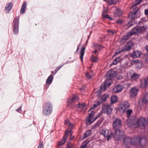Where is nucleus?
<instances>
[{
    "label": "nucleus",
    "mask_w": 148,
    "mask_h": 148,
    "mask_svg": "<svg viewBox=\"0 0 148 148\" xmlns=\"http://www.w3.org/2000/svg\"><path fill=\"white\" fill-rule=\"evenodd\" d=\"M128 73L127 74L126 76L125 79L126 80H129V77L128 75Z\"/></svg>",
    "instance_id": "obj_55"
},
{
    "label": "nucleus",
    "mask_w": 148,
    "mask_h": 148,
    "mask_svg": "<svg viewBox=\"0 0 148 148\" xmlns=\"http://www.w3.org/2000/svg\"><path fill=\"white\" fill-rule=\"evenodd\" d=\"M80 90L82 92H84L85 90V88H80Z\"/></svg>",
    "instance_id": "obj_54"
},
{
    "label": "nucleus",
    "mask_w": 148,
    "mask_h": 148,
    "mask_svg": "<svg viewBox=\"0 0 148 148\" xmlns=\"http://www.w3.org/2000/svg\"><path fill=\"white\" fill-rule=\"evenodd\" d=\"M145 14L146 15H148V9H146L144 11Z\"/></svg>",
    "instance_id": "obj_52"
},
{
    "label": "nucleus",
    "mask_w": 148,
    "mask_h": 148,
    "mask_svg": "<svg viewBox=\"0 0 148 148\" xmlns=\"http://www.w3.org/2000/svg\"><path fill=\"white\" fill-rule=\"evenodd\" d=\"M101 133L105 138H107V140H109L111 137V133H110L109 130L107 129H103L101 131Z\"/></svg>",
    "instance_id": "obj_12"
},
{
    "label": "nucleus",
    "mask_w": 148,
    "mask_h": 148,
    "mask_svg": "<svg viewBox=\"0 0 148 148\" xmlns=\"http://www.w3.org/2000/svg\"><path fill=\"white\" fill-rule=\"evenodd\" d=\"M107 32L108 33L111 34L112 35H113L115 33L114 31H112L109 30H108Z\"/></svg>",
    "instance_id": "obj_51"
},
{
    "label": "nucleus",
    "mask_w": 148,
    "mask_h": 148,
    "mask_svg": "<svg viewBox=\"0 0 148 148\" xmlns=\"http://www.w3.org/2000/svg\"><path fill=\"white\" fill-rule=\"evenodd\" d=\"M146 38L147 40L148 41V32L146 34Z\"/></svg>",
    "instance_id": "obj_60"
},
{
    "label": "nucleus",
    "mask_w": 148,
    "mask_h": 148,
    "mask_svg": "<svg viewBox=\"0 0 148 148\" xmlns=\"http://www.w3.org/2000/svg\"><path fill=\"white\" fill-rule=\"evenodd\" d=\"M111 103L113 104L117 101V97L116 95L112 96L111 98Z\"/></svg>",
    "instance_id": "obj_31"
},
{
    "label": "nucleus",
    "mask_w": 148,
    "mask_h": 148,
    "mask_svg": "<svg viewBox=\"0 0 148 148\" xmlns=\"http://www.w3.org/2000/svg\"><path fill=\"white\" fill-rule=\"evenodd\" d=\"M145 49H146L147 51L148 52V45L146 47Z\"/></svg>",
    "instance_id": "obj_59"
},
{
    "label": "nucleus",
    "mask_w": 148,
    "mask_h": 148,
    "mask_svg": "<svg viewBox=\"0 0 148 148\" xmlns=\"http://www.w3.org/2000/svg\"><path fill=\"white\" fill-rule=\"evenodd\" d=\"M140 76V75L136 73H134L131 77V79L132 80H136L138 79Z\"/></svg>",
    "instance_id": "obj_25"
},
{
    "label": "nucleus",
    "mask_w": 148,
    "mask_h": 148,
    "mask_svg": "<svg viewBox=\"0 0 148 148\" xmlns=\"http://www.w3.org/2000/svg\"><path fill=\"white\" fill-rule=\"evenodd\" d=\"M104 1L107 2L108 5H111L116 3V0H103Z\"/></svg>",
    "instance_id": "obj_29"
},
{
    "label": "nucleus",
    "mask_w": 148,
    "mask_h": 148,
    "mask_svg": "<svg viewBox=\"0 0 148 148\" xmlns=\"http://www.w3.org/2000/svg\"><path fill=\"white\" fill-rule=\"evenodd\" d=\"M53 79V76L51 75L47 78L46 81L47 84H50L52 83Z\"/></svg>",
    "instance_id": "obj_27"
},
{
    "label": "nucleus",
    "mask_w": 148,
    "mask_h": 148,
    "mask_svg": "<svg viewBox=\"0 0 148 148\" xmlns=\"http://www.w3.org/2000/svg\"><path fill=\"white\" fill-rule=\"evenodd\" d=\"M107 87L103 83L100 87V91L101 92L105 90L106 89V88Z\"/></svg>",
    "instance_id": "obj_39"
},
{
    "label": "nucleus",
    "mask_w": 148,
    "mask_h": 148,
    "mask_svg": "<svg viewBox=\"0 0 148 148\" xmlns=\"http://www.w3.org/2000/svg\"><path fill=\"white\" fill-rule=\"evenodd\" d=\"M79 47H77V51L78 50V49H79Z\"/></svg>",
    "instance_id": "obj_64"
},
{
    "label": "nucleus",
    "mask_w": 148,
    "mask_h": 148,
    "mask_svg": "<svg viewBox=\"0 0 148 148\" xmlns=\"http://www.w3.org/2000/svg\"><path fill=\"white\" fill-rule=\"evenodd\" d=\"M134 64H135V67L136 68L138 69H140L141 68V66H137V65L138 64H140L139 61L138 60H132L130 62V66Z\"/></svg>",
    "instance_id": "obj_20"
},
{
    "label": "nucleus",
    "mask_w": 148,
    "mask_h": 148,
    "mask_svg": "<svg viewBox=\"0 0 148 148\" xmlns=\"http://www.w3.org/2000/svg\"><path fill=\"white\" fill-rule=\"evenodd\" d=\"M52 110L51 103L49 102L45 103L42 106V114L45 116H48L51 114Z\"/></svg>",
    "instance_id": "obj_5"
},
{
    "label": "nucleus",
    "mask_w": 148,
    "mask_h": 148,
    "mask_svg": "<svg viewBox=\"0 0 148 148\" xmlns=\"http://www.w3.org/2000/svg\"><path fill=\"white\" fill-rule=\"evenodd\" d=\"M12 6V3H8L5 7L6 12L9 13L11 10Z\"/></svg>",
    "instance_id": "obj_22"
},
{
    "label": "nucleus",
    "mask_w": 148,
    "mask_h": 148,
    "mask_svg": "<svg viewBox=\"0 0 148 148\" xmlns=\"http://www.w3.org/2000/svg\"><path fill=\"white\" fill-rule=\"evenodd\" d=\"M129 41H128L127 42V45L125 48V50L127 51H128L130 50V45H129Z\"/></svg>",
    "instance_id": "obj_50"
},
{
    "label": "nucleus",
    "mask_w": 148,
    "mask_h": 148,
    "mask_svg": "<svg viewBox=\"0 0 148 148\" xmlns=\"http://www.w3.org/2000/svg\"><path fill=\"white\" fill-rule=\"evenodd\" d=\"M146 29V27L144 26L135 27L132 29L131 32H130V36L135 34H140L142 31H145Z\"/></svg>",
    "instance_id": "obj_6"
},
{
    "label": "nucleus",
    "mask_w": 148,
    "mask_h": 148,
    "mask_svg": "<svg viewBox=\"0 0 148 148\" xmlns=\"http://www.w3.org/2000/svg\"><path fill=\"white\" fill-rule=\"evenodd\" d=\"M19 18L16 17L14 19L13 22L12 26L14 33V34H17L18 31Z\"/></svg>",
    "instance_id": "obj_9"
},
{
    "label": "nucleus",
    "mask_w": 148,
    "mask_h": 148,
    "mask_svg": "<svg viewBox=\"0 0 148 148\" xmlns=\"http://www.w3.org/2000/svg\"><path fill=\"white\" fill-rule=\"evenodd\" d=\"M140 84L142 88H146L148 85V77L142 79L140 81Z\"/></svg>",
    "instance_id": "obj_13"
},
{
    "label": "nucleus",
    "mask_w": 148,
    "mask_h": 148,
    "mask_svg": "<svg viewBox=\"0 0 148 148\" xmlns=\"http://www.w3.org/2000/svg\"><path fill=\"white\" fill-rule=\"evenodd\" d=\"M147 142V139L145 136H137L133 138H130V144L132 145H136L138 144L143 146L146 144Z\"/></svg>",
    "instance_id": "obj_3"
},
{
    "label": "nucleus",
    "mask_w": 148,
    "mask_h": 148,
    "mask_svg": "<svg viewBox=\"0 0 148 148\" xmlns=\"http://www.w3.org/2000/svg\"><path fill=\"white\" fill-rule=\"evenodd\" d=\"M63 66V65H60L57 67V68L55 70V74L57 71L60 69Z\"/></svg>",
    "instance_id": "obj_47"
},
{
    "label": "nucleus",
    "mask_w": 148,
    "mask_h": 148,
    "mask_svg": "<svg viewBox=\"0 0 148 148\" xmlns=\"http://www.w3.org/2000/svg\"><path fill=\"white\" fill-rule=\"evenodd\" d=\"M90 60L92 61L95 62L97 61V59L93 55H92L90 58Z\"/></svg>",
    "instance_id": "obj_43"
},
{
    "label": "nucleus",
    "mask_w": 148,
    "mask_h": 148,
    "mask_svg": "<svg viewBox=\"0 0 148 148\" xmlns=\"http://www.w3.org/2000/svg\"><path fill=\"white\" fill-rule=\"evenodd\" d=\"M94 114L95 112L93 111H91V112L89 114L88 117L86 119L87 125H90L97 118V116L93 117Z\"/></svg>",
    "instance_id": "obj_8"
},
{
    "label": "nucleus",
    "mask_w": 148,
    "mask_h": 148,
    "mask_svg": "<svg viewBox=\"0 0 148 148\" xmlns=\"http://www.w3.org/2000/svg\"><path fill=\"white\" fill-rule=\"evenodd\" d=\"M130 138L129 137L125 138L123 140V143L126 148H130Z\"/></svg>",
    "instance_id": "obj_18"
},
{
    "label": "nucleus",
    "mask_w": 148,
    "mask_h": 148,
    "mask_svg": "<svg viewBox=\"0 0 148 148\" xmlns=\"http://www.w3.org/2000/svg\"><path fill=\"white\" fill-rule=\"evenodd\" d=\"M147 122L145 119L142 117L138 118L136 122V124L138 127H141L143 128L145 127Z\"/></svg>",
    "instance_id": "obj_7"
},
{
    "label": "nucleus",
    "mask_w": 148,
    "mask_h": 148,
    "mask_svg": "<svg viewBox=\"0 0 148 148\" xmlns=\"http://www.w3.org/2000/svg\"><path fill=\"white\" fill-rule=\"evenodd\" d=\"M138 90L135 87H134L132 88L131 90V92H130V98H134L135 99L134 97L137 95Z\"/></svg>",
    "instance_id": "obj_14"
},
{
    "label": "nucleus",
    "mask_w": 148,
    "mask_h": 148,
    "mask_svg": "<svg viewBox=\"0 0 148 148\" xmlns=\"http://www.w3.org/2000/svg\"><path fill=\"white\" fill-rule=\"evenodd\" d=\"M130 103L128 101H125L122 102L119 105V110L122 113L126 112L128 119L127 120V125H129L130 117Z\"/></svg>",
    "instance_id": "obj_2"
},
{
    "label": "nucleus",
    "mask_w": 148,
    "mask_h": 148,
    "mask_svg": "<svg viewBox=\"0 0 148 148\" xmlns=\"http://www.w3.org/2000/svg\"><path fill=\"white\" fill-rule=\"evenodd\" d=\"M27 4L26 2H24L22 5L20 11V14H23L25 12V9L26 8Z\"/></svg>",
    "instance_id": "obj_26"
},
{
    "label": "nucleus",
    "mask_w": 148,
    "mask_h": 148,
    "mask_svg": "<svg viewBox=\"0 0 148 148\" xmlns=\"http://www.w3.org/2000/svg\"><path fill=\"white\" fill-rule=\"evenodd\" d=\"M142 102L145 104L148 103V92L143 95V97L140 99Z\"/></svg>",
    "instance_id": "obj_17"
},
{
    "label": "nucleus",
    "mask_w": 148,
    "mask_h": 148,
    "mask_svg": "<svg viewBox=\"0 0 148 148\" xmlns=\"http://www.w3.org/2000/svg\"><path fill=\"white\" fill-rule=\"evenodd\" d=\"M21 107H22V106H21L20 107H19L18 109H16V111L19 112H22L21 110Z\"/></svg>",
    "instance_id": "obj_53"
},
{
    "label": "nucleus",
    "mask_w": 148,
    "mask_h": 148,
    "mask_svg": "<svg viewBox=\"0 0 148 148\" xmlns=\"http://www.w3.org/2000/svg\"><path fill=\"white\" fill-rule=\"evenodd\" d=\"M123 88L122 86L120 85H117L115 86L113 89V92L114 93H118L122 91Z\"/></svg>",
    "instance_id": "obj_15"
},
{
    "label": "nucleus",
    "mask_w": 148,
    "mask_h": 148,
    "mask_svg": "<svg viewBox=\"0 0 148 148\" xmlns=\"http://www.w3.org/2000/svg\"><path fill=\"white\" fill-rule=\"evenodd\" d=\"M132 112V109H130V114Z\"/></svg>",
    "instance_id": "obj_62"
},
{
    "label": "nucleus",
    "mask_w": 148,
    "mask_h": 148,
    "mask_svg": "<svg viewBox=\"0 0 148 148\" xmlns=\"http://www.w3.org/2000/svg\"><path fill=\"white\" fill-rule=\"evenodd\" d=\"M141 54L142 53L140 51L136 50L130 54V56L133 58H136L140 57Z\"/></svg>",
    "instance_id": "obj_16"
},
{
    "label": "nucleus",
    "mask_w": 148,
    "mask_h": 148,
    "mask_svg": "<svg viewBox=\"0 0 148 148\" xmlns=\"http://www.w3.org/2000/svg\"><path fill=\"white\" fill-rule=\"evenodd\" d=\"M142 0H136L135 2L132 4V5L133 6H136L139 4L141 2Z\"/></svg>",
    "instance_id": "obj_37"
},
{
    "label": "nucleus",
    "mask_w": 148,
    "mask_h": 148,
    "mask_svg": "<svg viewBox=\"0 0 148 148\" xmlns=\"http://www.w3.org/2000/svg\"><path fill=\"white\" fill-rule=\"evenodd\" d=\"M123 50V49L120 48H119L116 50L115 53V55H116L118 54H119L122 52Z\"/></svg>",
    "instance_id": "obj_42"
},
{
    "label": "nucleus",
    "mask_w": 148,
    "mask_h": 148,
    "mask_svg": "<svg viewBox=\"0 0 148 148\" xmlns=\"http://www.w3.org/2000/svg\"><path fill=\"white\" fill-rule=\"evenodd\" d=\"M123 11L119 9H116V10L114 13L113 15L114 17H119L122 15Z\"/></svg>",
    "instance_id": "obj_19"
},
{
    "label": "nucleus",
    "mask_w": 148,
    "mask_h": 148,
    "mask_svg": "<svg viewBox=\"0 0 148 148\" xmlns=\"http://www.w3.org/2000/svg\"><path fill=\"white\" fill-rule=\"evenodd\" d=\"M130 46H132L133 45L132 43L131 42H130ZM131 49V46H130V49Z\"/></svg>",
    "instance_id": "obj_61"
},
{
    "label": "nucleus",
    "mask_w": 148,
    "mask_h": 148,
    "mask_svg": "<svg viewBox=\"0 0 148 148\" xmlns=\"http://www.w3.org/2000/svg\"><path fill=\"white\" fill-rule=\"evenodd\" d=\"M122 125V121L119 118H116L113 122V128L116 130L113 136L115 139L117 140H121L125 136L124 132L123 130H119Z\"/></svg>",
    "instance_id": "obj_1"
},
{
    "label": "nucleus",
    "mask_w": 148,
    "mask_h": 148,
    "mask_svg": "<svg viewBox=\"0 0 148 148\" xmlns=\"http://www.w3.org/2000/svg\"><path fill=\"white\" fill-rule=\"evenodd\" d=\"M109 96L108 95H102L101 97V99L103 101H106V99L109 97Z\"/></svg>",
    "instance_id": "obj_35"
},
{
    "label": "nucleus",
    "mask_w": 148,
    "mask_h": 148,
    "mask_svg": "<svg viewBox=\"0 0 148 148\" xmlns=\"http://www.w3.org/2000/svg\"><path fill=\"white\" fill-rule=\"evenodd\" d=\"M97 51H98L97 50V49H95V50L94 51H93L92 52V53H97Z\"/></svg>",
    "instance_id": "obj_58"
},
{
    "label": "nucleus",
    "mask_w": 148,
    "mask_h": 148,
    "mask_svg": "<svg viewBox=\"0 0 148 148\" xmlns=\"http://www.w3.org/2000/svg\"><path fill=\"white\" fill-rule=\"evenodd\" d=\"M103 83L106 87H108L111 85L112 81L110 79H107Z\"/></svg>",
    "instance_id": "obj_32"
},
{
    "label": "nucleus",
    "mask_w": 148,
    "mask_h": 148,
    "mask_svg": "<svg viewBox=\"0 0 148 148\" xmlns=\"http://www.w3.org/2000/svg\"><path fill=\"white\" fill-rule=\"evenodd\" d=\"M87 143L85 141L82 143V144L80 146V148H87Z\"/></svg>",
    "instance_id": "obj_41"
},
{
    "label": "nucleus",
    "mask_w": 148,
    "mask_h": 148,
    "mask_svg": "<svg viewBox=\"0 0 148 148\" xmlns=\"http://www.w3.org/2000/svg\"><path fill=\"white\" fill-rule=\"evenodd\" d=\"M72 146L71 145H68L66 148H72Z\"/></svg>",
    "instance_id": "obj_57"
},
{
    "label": "nucleus",
    "mask_w": 148,
    "mask_h": 148,
    "mask_svg": "<svg viewBox=\"0 0 148 148\" xmlns=\"http://www.w3.org/2000/svg\"><path fill=\"white\" fill-rule=\"evenodd\" d=\"M43 142L40 141L38 147V148H42L43 147Z\"/></svg>",
    "instance_id": "obj_48"
},
{
    "label": "nucleus",
    "mask_w": 148,
    "mask_h": 148,
    "mask_svg": "<svg viewBox=\"0 0 148 148\" xmlns=\"http://www.w3.org/2000/svg\"><path fill=\"white\" fill-rule=\"evenodd\" d=\"M86 47H83L80 51V58L82 61H83V57L84 53V50L85 49Z\"/></svg>",
    "instance_id": "obj_24"
},
{
    "label": "nucleus",
    "mask_w": 148,
    "mask_h": 148,
    "mask_svg": "<svg viewBox=\"0 0 148 148\" xmlns=\"http://www.w3.org/2000/svg\"><path fill=\"white\" fill-rule=\"evenodd\" d=\"M67 138V136L66 134L64 135L63 136V138L58 143V146H62L64 144L66 141V140Z\"/></svg>",
    "instance_id": "obj_21"
},
{
    "label": "nucleus",
    "mask_w": 148,
    "mask_h": 148,
    "mask_svg": "<svg viewBox=\"0 0 148 148\" xmlns=\"http://www.w3.org/2000/svg\"><path fill=\"white\" fill-rule=\"evenodd\" d=\"M107 13V10L104 9L103 11L102 16L104 15V14Z\"/></svg>",
    "instance_id": "obj_56"
},
{
    "label": "nucleus",
    "mask_w": 148,
    "mask_h": 148,
    "mask_svg": "<svg viewBox=\"0 0 148 148\" xmlns=\"http://www.w3.org/2000/svg\"><path fill=\"white\" fill-rule=\"evenodd\" d=\"M103 16L105 18H108L110 20H112L113 18L110 17L109 15L108 14L104 15Z\"/></svg>",
    "instance_id": "obj_44"
},
{
    "label": "nucleus",
    "mask_w": 148,
    "mask_h": 148,
    "mask_svg": "<svg viewBox=\"0 0 148 148\" xmlns=\"http://www.w3.org/2000/svg\"><path fill=\"white\" fill-rule=\"evenodd\" d=\"M140 64H141L140 63ZM139 64H138L137 65V66H141V64H140V66L139 65Z\"/></svg>",
    "instance_id": "obj_63"
},
{
    "label": "nucleus",
    "mask_w": 148,
    "mask_h": 148,
    "mask_svg": "<svg viewBox=\"0 0 148 148\" xmlns=\"http://www.w3.org/2000/svg\"><path fill=\"white\" fill-rule=\"evenodd\" d=\"M64 123L65 124L67 125L71 128H72L73 127V125L71 124L70 122H69V121L68 120H65Z\"/></svg>",
    "instance_id": "obj_34"
},
{
    "label": "nucleus",
    "mask_w": 148,
    "mask_h": 148,
    "mask_svg": "<svg viewBox=\"0 0 148 148\" xmlns=\"http://www.w3.org/2000/svg\"><path fill=\"white\" fill-rule=\"evenodd\" d=\"M95 46L96 47L95 49H97V50H100L101 47V46L97 44L95 45Z\"/></svg>",
    "instance_id": "obj_45"
},
{
    "label": "nucleus",
    "mask_w": 148,
    "mask_h": 148,
    "mask_svg": "<svg viewBox=\"0 0 148 148\" xmlns=\"http://www.w3.org/2000/svg\"><path fill=\"white\" fill-rule=\"evenodd\" d=\"M78 97L76 95H74L71 99H68L67 100L68 106L71 107L75 106V103L77 101Z\"/></svg>",
    "instance_id": "obj_10"
},
{
    "label": "nucleus",
    "mask_w": 148,
    "mask_h": 148,
    "mask_svg": "<svg viewBox=\"0 0 148 148\" xmlns=\"http://www.w3.org/2000/svg\"><path fill=\"white\" fill-rule=\"evenodd\" d=\"M139 10L138 8L136 7L133 10L132 12H130V20H132L131 23L130 22V27L136 23V21L135 18L139 17L140 16Z\"/></svg>",
    "instance_id": "obj_4"
},
{
    "label": "nucleus",
    "mask_w": 148,
    "mask_h": 148,
    "mask_svg": "<svg viewBox=\"0 0 148 148\" xmlns=\"http://www.w3.org/2000/svg\"><path fill=\"white\" fill-rule=\"evenodd\" d=\"M130 38V32L126 34L122 38L121 41L123 43L125 42Z\"/></svg>",
    "instance_id": "obj_23"
},
{
    "label": "nucleus",
    "mask_w": 148,
    "mask_h": 148,
    "mask_svg": "<svg viewBox=\"0 0 148 148\" xmlns=\"http://www.w3.org/2000/svg\"><path fill=\"white\" fill-rule=\"evenodd\" d=\"M99 105V102H97L96 104H95L93 105V107H91L90 108L89 110L91 109H92L93 108H96L97 106H98Z\"/></svg>",
    "instance_id": "obj_46"
},
{
    "label": "nucleus",
    "mask_w": 148,
    "mask_h": 148,
    "mask_svg": "<svg viewBox=\"0 0 148 148\" xmlns=\"http://www.w3.org/2000/svg\"><path fill=\"white\" fill-rule=\"evenodd\" d=\"M120 57H117L113 61L112 64L114 65L116 64L119 62Z\"/></svg>",
    "instance_id": "obj_36"
},
{
    "label": "nucleus",
    "mask_w": 148,
    "mask_h": 148,
    "mask_svg": "<svg viewBox=\"0 0 148 148\" xmlns=\"http://www.w3.org/2000/svg\"><path fill=\"white\" fill-rule=\"evenodd\" d=\"M92 75V72L88 73V72H86L85 74L86 77L88 79H90L91 78Z\"/></svg>",
    "instance_id": "obj_33"
},
{
    "label": "nucleus",
    "mask_w": 148,
    "mask_h": 148,
    "mask_svg": "<svg viewBox=\"0 0 148 148\" xmlns=\"http://www.w3.org/2000/svg\"><path fill=\"white\" fill-rule=\"evenodd\" d=\"M122 21L121 20L118 19L116 21V22L117 24H122Z\"/></svg>",
    "instance_id": "obj_49"
},
{
    "label": "nucleus",
    "mask_w": 148,
    "mask_h": 148,
    "mask_svg": "<svg viewBox=\"0 0 148 148\" xmlns=\"http://www.w3.org/2000/svg\"><path fill=\"white\" fill-rule=\"evenodd\" d=\"M91 131L88 130L85 132L84 135V138H85L89 136L91 134Z\"/></svg>",
    "instance_id": "obj_30"
},
{
    "label": "nucleus",
    "mask_w": 148,
    "mask_h": 148,
    "mask_svg": "<svg viewBox=\"0 0 148 148\" xmlns=\"http://www.w3.org/2000/svg\"><path fill=\"white\" fill-rule=\"evenodd\" d=\"M112 110V109L111 108V106L110 105H104L102 107V112L107 114H111Z\"/></svg>",
    "instance_id": "obj_11"
},
{
    "label": "nucleus",
    "mask_w": 148,
    "mask_h": 148,
    "mask_svg": "<svg viewBox=\"0 0 148 148\" xmlns=\"http://www.w3.org/2000/svg\"><path fill=\"white\" fill-rule=\"evenodd\" d=\"M86 105L84 103H82L81 104L80 103H79L77 104L75 106L78 108H80L83 110L86 107Z\"/></svg>",
    "instance_id": "obj_28"
},
{
    "label": "nucleus",
    "mask_w": 148,
    "mask_h": 148,
    "mask_svg": "<svg viewBox=\"0 0 148 148\" xmlns=\"http://www.w3.org/2000/svg\"><path fill=\"white\" fill-rule=\"evenodd\" d=\"M145 23V21L144 18H142L140 21L138 22V24L139 25H144Z\"/></svg>",
    "instance_id": "obj_40"
},
{
    "label": "nucleus",
    "mask_w": 148,
    "mask_h": 148,
    "mask_svg": "<svg viewBox=\"0 0 148 148\" xmlns=\"http://www.w3.org/2000/svg\"><path fill=\"white\" fill-rule=\"evenodd\" d=\"M103 118H102L99 121H98L96 123L94 127H97L99 126V125L101 124V123H102V121L103 120Z\"/></svg>",
    "instance_id": "obj_38"
}]
</instances>
